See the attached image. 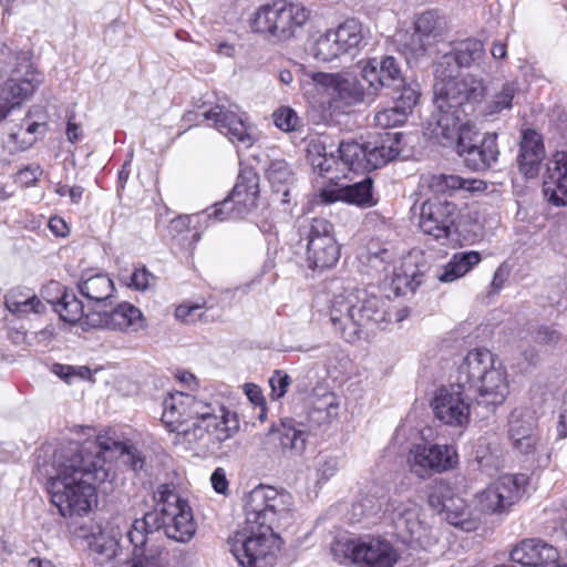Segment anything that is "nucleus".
Masks as SVG:
<instances>
[{"label": "nucleus", "instance_id": "obj_1", "mask_svg": "<svg viewBox=\"0 0 567 567\" xmlns=\"http://www.w3.org/2000/svg\"><path fill=\"white\" fill-rule=\"evenodd\" d=\"M40 472L47 477L51 502L63 517L91 512L97 503L94 483L107 478L103 460L89 456L78 442L55 450L51 463L43 464Z\"/></svg>", "mask_w": 567, "mask_h": 567}, {"label": "nucleus", "instance_id": "obj_2", "mask_svg": "<svg viewBox=\"0 0 567 567\" xmlns=\"http://www.w3.org/2000/svg\"><path fill=\"white\" fill-rule=\"evenodd\" d=\"M153 509L136 518L126 533L133 546L131 567H163L162 548L155 543L163 533L177 543H188L196 523L187 501L171 484H161L153 494Z\"/></svg>", "mask_w": 567, "mask_h": 567}, {"label": "nucleus", "instance_id": "obj_3", "mask_svg": "<svg viewBox=\"0 0 567 567\" xmlns=\"http://www.w3.org/2000/svg\"><path fill=\"white\" fill-rule=\"evenodd\" d=\"M462 65L452 51L444 53L437 60L434 69L439 82L434 86L435 111L427 122L457 120L460 114H472L474 104L481 102L485 96L486 86L484 80L473 75L463 79L461 76Z\"/></svg>", "mask_w": 567, "mask_h": 567}, {"label": "nucleus", "instance_id": "obj_4", "mask_svg": "<svg viewBox=\"0 0 567 567\" xmlns=\"http://www.w3.org/2000/svg\"><path fill=\"white\" fill-rule=\"evenodd\" d=\"M334 331L348 343L365 338L374 327L388 321L386 302L361 288H344L336 293L330 306Z\"/></svg>", "mask_w": 567, "mask_h": 567}, {"label": "nucleus", "instance_id": "obj_5", "mask_svg": "<svg viewBox=\"0 0 567 567\" xmlns=\"http://www.w3.org/2000/svg\"><path fill=\"white\" fill-rule=\"evenodd\" d=\"M470 114H460L457 120L426 122L430 137L442 146H455L456 153L463 158L464 165L475 172L492 167L498 159L497 134L486 133L480 137L470 124Z\"/></svg>", "mask_w": 567, "mask_h": 567}, {"label": "nucleus", "instance_id": "obj_6", "mask_svg": "<svg viewBox=\"0 0 567 567\" xmlns=\"http://www.w3.org/2000/svg\"><path fill=\"white\" fill-rule=\"evenodd\" d=\"M247 526L275 533L292 517L293 497L285 489L258 485L244 498Z\"/></svg>", "mask_w": 567, "mask_h": 567}, {"label": "nucleus", "instance_id": "obj_7", "mask_svg": "<svg viewBox=\"0 0 567 567\" xmlns=\"http://www.w3.org/2000/svg\"><path fill=\"white\" fill-rule=\"evenodd\" d=\"M402 133L385 132L371 143L361 144L354 140L340 141L336 152L339 159L353 172H370L396 159L402 151Z\"/></svg>", "mask_w": 567, "mask_h": 567}, {"label": "nucleus", "instance_id": "obj_8", "mask_svg": "<svg viewBox=\"0 0 567 567\" xmlns=\"http://www.w3.org/2000/svg\"><path fill=\"white\" fill-rule=\"evenodd\" d=\"M239 430V421L235 413L224 406L213 408L206 404L182 431L188 443H196L206 450L219 449L220 444L231 437Z\"/></svg>", "mask_w": 567, "mask_h": 567}, {"label": "nucleus", "instance_id": "obj_9", "mask_svg": "<svg viewBox=\"0 0 567 567\" xmlns=\"http://www.w3.org/2000/svg\"><path fill=\"white\" fill-rule=\"evenodd\" d=\"M9 79L0 86V121L8 113L30 99L43 83L44 75L31 61V52L14 53Z\"/></svg>", "mask_w": 567, "mask_h": 567}, {"label": "nucleus", "instance_id": "obj_10", "mask_svg": "<svg viewBox=\"0 0 567 567\" xmlns=\"http://www.w3.org/2000/svg\"><path fill=\"white\" fill-rule=\"evenodd\" d=\"M331 554L340 564L362 567H393L398 560L392 544L379 538H338L331 546Z\"/></svg>", "mask_w": 567, "mask_h": 567}, {"label": "nucleus", "instance_id": "obj_11", "mask_svg": "<svg viewBox=\"0 0 567 567\" xmlns=\"http://www.w3.org/2000/svg\"><path fill=\"white\" fill-rule=\"evenodd\" d=\"M309 19V11L286 0L261 7L252 20V29L258 33L269 34L278 41L295 37Z\"/></svg>", "mask_w": 567, "mask_h": 567}, {"label": "nucleus", "instance_id": "obj_12", "mask_svg": "<svg viewBox=\"0 0 567 567\" xmlns=\"http://www.w3.org/2000/svg\"><path fill=\"white\" fill-rule=\"evenodd\" d=\"M300 240H306L307 261L312 269L333 267L340 258V246L333 225L326 218H312L299 226Z\"/></svg>", "mask_w": 567, "mask_h": 567}, {"label": "nucleus", "instance_id": "obj_13", "mask_svg": "<svg viewBox=\"0 0 567 567\" xmlns=\"http://www.w3.org/2000/svg\"><path fill=\"white\" fill-rule=\"evenodd\" d=\"M259 197V176L252 168L240 171L237 183L230 195L213 206L208 218L224 221L233 218H244L257 206Z\"/></svg>", "mask_w": 567, "mask_h": 567}, {"label": "nucleus", "instance_id": "obj_14", "mask_svg": "<svg viewBox=\"0 0 567 567\" xmlns=\"http://www.w3.org/2000/svg\"><path fill=\"white\" fill-rule=\"evenodd\" d=\"M279 537L264 528H250L245 522L243 532L231 539L230 551L243 567H268L272 560V549Z\"/></svg>", "mask_w": 567, "mask_h": 567}, {"label": "nucleus", "instance_id": "obj_15", "mask_svg": "<svg viewBox=\"0 0 567 567\" xmlns=\"http://www.w3.org/2000/svg\"><path fill=\"white\" fill-rule=\"evenodd\" d=\"M361 76L370 85V92L375 95H395L404 93L408 87H417L416 83H408L401 64L392 55H382L362 61Z\"/></svg>", "mask_w": 567, "mask_h": 567}, {"label": "nucleus", "instance_id": "obj_16", "mask_svg": "<svg viewBox=\"0 0 567 567\" xmlns=\"http://www.w3.org/2000/svg\"><path fill=\"white\" fill-rule=\"evenodd\" d=\"M473 395L467 390L452 383L441 386L431 401L434 415L442 423L450 426H465L470 422L471 412L482 413L476 410V402L473 403Z\"/></svg>", "mask_w": 567, "mask_h": 567}, {"label": "nucleus", "instance_id": "obj_17", "mask_svg": "<svg viewBox=\"0 0 567 567\" xmlns=\"http://www.w3.org/2000/svg\"><path fill=\"white\" fill-rule=\"evenodd\" d=\"M82 446L83 452H86L92 458L95 456L102 458L104 465L107 458L115 457L136 476L148 475L146 456L135 444L110 436H97L95 440H86Z\"/></svg>", "mask_w": 567, "mask_h": 567}, {"label": "nucleus", "instance_id": "obj_18", "mask_svg": "<svg viewBox=\"0 0 567 567\" xmlns=\"http://www.w3.org/2000/svg\"><path fill=\"white\" fill-rule=\"evenodd\" d=\"M408 462L411 472L424 480L432 473L452 470L457 464V453L451 445L416 444L410 450Z\"/></svg>", "mask_w": 567, "mask_h": 567}, {"label": "nucleus", "instance_id": "obj_19", "mask_svg": "<svg viewBox=\"0 0 567 567\" xmlns=\"http://www.w3.org/2000/svg\"><path fill=\"white\" fill-rule=\"evenodd\" d=\"M457 218L454 203L440 197H430L421 206L420 228L434 239H446Z\"/></svg>", "mask_w": 567, "mask_h": 567}, {"label": "nucleus", "instance_id": "obj_20", "mask_svg": "<svg viewBox=\"0 0 567 567\" xmlns=\"http://www.w3.org/2000/svg\"><path fill=\"white\" fill-rule=\"evenodd\" d=\"M145 318L142 311L128 302H122L110 312L90 311L82 328L110 329L123 332H137L145 328Z\"/></svg>", "mask_w": 567, "mask_h": 567}, {"label": "nucleus", "instance_id": "obj_21", "mask_svg": "<svg viewBox=\"0 0 567 567\" xmlns=\"http://www.w3.org/2000/svg\"><path fill=\"white\" fill-rule=\"evenodd\" d=\"M430 506L449 524L464 532H473L482 522L481 512L472 509L464 498L456 495L432 494L429 497Z\"/></svg>", "mask_w": 567, "mask_h": 567}, {"label": "nucleus", "instance_id": "obj_22", "mask_svg": "<svg viewBox=\"0 0 567 567\" xmlns=\"http://www.w3.org/2000/svg\"><path fill=\"white\" fill-rule=\"evenodd\" d=\"M312 80L322 86L331 87L334 99L348 106L371 102L377 97L375 93L370 92L369 84L354 76L317 72L312 74Z\"/></svg>", "mask_w": 567, "mask_h": 567}, {"label": "nucleus", "instance_id": "obj_23", "mask_svg": "<svg viewBox=\"0 0 567 567\" xmlns=\"http://www.w3.org/2000/svg\"><path fill=\"white\" fill-rule=\"evenodd\" d=\"M206 404L183 392L169 394L163 401L162 422L169 432L181 434V431L206 409Z\"/></svg>", "mask_w": 567, "mask_h": 567}, {"label": "nucleus", "instance_id": "obj_24", "mask_svg": "<svg viewBox=\"0 0 567 567\" xmlns=\"http://www.w3.org/2000/svg\"><path fill=\"white\" fill-rule=\"evenodd\" d=\"M243 115L226 109L224 105H216L204 113V117L213 121L214 126L230 142L250 147L254 143L251 126Z\"/></svg>", "mask_w": 567, "mask_h": 567}, {"label": "nucleus", "instance_id": "obj_25", "mask_svg": "<svg viewBox=\"0 0 567 567\" xmlns=\"http://www.w3.org/2000/svg\"><path fill=\"white\" fill-rule=\"evenodd\" d=\"M507 394L508 384L505 374L501 369H496L494 364L477 383L476 390L472 391L476 406L486 410V413L481 414L482 417H486L488 413L494 412L495 408L504 402Z\"/></svg>", "mask_w": 567, "mask_h": 567}, {"label": "nucleus", "instance_id": "obj_26", "mask_svg": "<svg viewBox=\"0 0 567 567\" xmlns=\"http://www.w3.org/2000/svg\"><path fill=\"white\" fill-rule=\"evenodd\" d=\"M522 496L520 487L514 476L501 477L480 495V512L502 514Z\"/></svg>", "mask_w": 567, "mask_h": 567}, {"label": "nucleus", "instance_id": "obj_27", "mask_svg": "<svg viewBox=\"0 0 567 567\" xmlns=\"http://www.w3.org/2000/svg\"><path fill=\"white\" fill-rule=\"evenodd\" d=\"M513 563L533 567L558 565L559 553L550 544L539 538H527L513 547L509 553Z\"/></svg>", "mask_w": 567, "mask_h": 567}, {"label": "nucleus", "instance_id": "obj_28", "mask_svg": "<svg viewBox=\"0 0 567 567\" xmlns=\"http://www.w3.org/2000/svg\"><path fill=\"white\" fill-rule=\"evenodd\" d=\"M48 131L45 123L32 121L29 115L20 123L11 124L2 138L3 148L13 155L24 152L42 138Z\"/></svg>", "mask_w": 567, "mask_h": 567}, {"label": "nucleus", "instance_id": "obj_29", "mask_svg": "<svg viewBox=\"0 0 567 567\" xmlns=\"http://www.w3.org/2000/svg\"><path fill=\"white\" fill-rule=\"evenodd\" d=\"M308 433L305 423L282 419L269 429L266 437L268 442L278 443L284 453L288 451L293 455H301L306 450Z\"/></svg>", "mask_w": 567, "mask_h": 567}, {"label": "nucleus", "instance_id": "obj_30", "mask_svg": "<svg viewBox=\"0 0 567 567\" xmlns=\"http://www.w3.org/2000/svg\"><path fill=\"white\" fill-rule=\"evenodd\" d=\"M492 364H494V355L491 351L471 350L458 365L454 383L472 393Z\"/></svg>", "mask_w": 567, "mask_h": 567}, {"label": "nucleus", "instance_id": "obj_31", "mask_svg": "<svg viewBox=\"0 0 567 567\" xmlns=\"http://www.w3.org/2000/svg\"><path fill=\"white\" fill-rule=\"evenodd\" d=\"M320 197L326 204L341 200L361 208H369L378 203L373 195V179L370 176L360 182L339 187L337 190H322Z\"/></svg>", "mask_w": 567, "mask_h": 567}, {"label": "nucleus", "instance_id": "obj_32", "mask_svg": "<svg viewBox=\"0 0 567 567\" xmlns=\"http://www.w3.org/2000/svg\"><path fill=\"white\" fill-rule=\"evenodd\" d=\"M395 105L378 111L373 116L374 125L381 128H391L401 126L405 123L408 115L411 114L416 105L420 91L417 87H408L404 93L391 95Z\"/></svg>", "mask_w": 567, "mask_h": 567}, {"label": "nucleus", "instance_id": "obj_33", "mask_svg": "<svg viewBox=\"0 0 567 567\" xmlns=\"http://www.w3.org/2000/svg\"><path fill=\"white\" fill-rule=\"evenodd\" d=\"M544 193L555 206L567 205V151L557 152L547 167Z\"/></svg>", "mask_w": 567, "mask_h": 567}, {"label": "nucleus", "instance_id": "obj_34", "mask_svg": "<svg viewBox=\"0 0 567 567\" xmlns=\"http://www.w3.org/2000/svg\"><path fill=\"white\" fill-rule=\"evenodd\" d=\"M333 32L343 55L355 56L368 45L369 31L355 19L346 20Z\"/></svg>", "mask_w": 567, "mask_h": 567}, {"label": "nucleus", "instance_id": "obj_35", "mask_svg": "<svg viewBox=\"0 0 567 567\" xmlns=\"http://www.w3.org/2000/svg\"><path fill=\"white\" fill-rule=\"evenodd\" d=\"M267 178L272 189V200L282 205L291 203V186L293 184V174L288 164L282 159L272 161L267 171Z\"/></svg>", "mask_w": 567, "mask_h": 567}, {"label": "nucleus", "instance_id": "obj_36", "mask_svg": "<svg viewBox=\"0 0 567 567\" xmlns=\"http://www.w3.org/2000/svg\"><path fill=\"white\" fill-rule=\"evenodd\" d=\"M483 181L463 178L457 175L439 174L429 179V189L433 197L442 199L452 196L457 190L475 192L483 189Z\"/></svg>", "mask_w": 567, "mask_h": 567}, {"label": "nucleus", "instance_id": "obj_37", "mask_svg": "<svg viewBox=\"0 0 567 567\" xmlns=\"http://www.w3.org/2000/svg\"><path fill=\"white\" fill-rule=\"evenodd\" d=\"M420 517V508L414 503H408L399 506L394 514V524L404 542H421L423 526Z\"/></svg>", "mask_w": 567, "mask_h": 567}, {"label": "nucleus", "instance_id": "obj_38", "mask_svg": "<svg viewBox=\"0 0 567 567\" xmlns=\"http://www.w3.org/2000/svg\"><path fill=\"white\" fill-rule=\"evenodd\" d=\"M338 414L339 401L337 396L331 392L324 393L312 402L307 414L306 429L308 432L315 431L329 424Z\"/></svg>", "mask_w": 567, "mask_h": 567}, {"label": "nucleus", "instance_id": "obj_39", "mask_svg": "<svg viewBox=\"0 0 567 567\" xmlns=\"http://www.w3.org/2000/svg\"><path fill=\"white\" fill-rule=\"evenodd\" d=\"M78 288L82 297L96 305L110 300L115 291L114 282L104 274H95L89 277L83 275L78 282Z\"/></svg>", "mask_w": 567, "mask_h": 567}, {"label": "nucleus", "instance_id": "obj_40", "mask_svg": "<svg viewBox=\"0 0 567 567\" xmlns=\"http://www.w3.org/2000/svg\"><path fill=\"white\" fill-rule=\"evenodd\" d=\"M481 261L482 255L478 251L456 252L436 277L441 282H453L470 272Z\"/></svg>", "mask_w": 567, "mask_h": 567}, {"label": "nucleus", "instance_id": "obj_41", "mask_svg": "<svg viewBox=\"0 0 567 567\" xmlns=\"http://www.w3.org/2000/svg\"><path fill=\"white\" fill-rule=\"evenodd\" d=\"M451 51L463 69H483L486 52L481 40L468 38L453 42Z\"/></svg>", "mask_w": 567, "mask_h": 567}, {"label": "nucleus", "instance_id": "obj_42", "mask_svg": "<svg viewBox=\"0 0 567 567\" xmlns=\"http://www.w3.org/2000/svg\"><path fill=\"white\" fill-rule=\"evenodd\" d=\"M4 305L10 312L18 317L30 312L41 313L45 310V306L34 293L21 289L10 290L4 297Z\"/></svg>", "mask_w": 567, "mask_h": 567}, {"label": "nucleus", "instance_id": "obj_43", "mask_svg": "<svg viewBox=\"0 0 567 567\" xmlns=\"http://www.w3.org/2000/svg\"><path fill=\"white\" fill-rule=\"evenodd\" d=\"M55 306L60 318L69 323L81 322L82 324L85 317L90 313H84V305L73 291L63 290Z\"/></svg>", "mask_w": 567, "mask_h": 567}, {"label": "nucleus", "instance_id": "obj_44", "mask_svg": "<svg viewBox=\"0 0 567 567\" xmlns=\"http://www.w3.org/2000/svg\"><path fill=\"white\" fill-rule=\"evenodd\" d=\"M310 53L322 62H330L343 55L333 30L319 35L311 44Z\"/></svg>", "mask_w": 567, "mask_h": 567}, {"label": "nucleus", "instance_id": "obj_45", "mask_svg": "<svg viewBox=\"0 0 567 567\" xmlns=\"http://www.w3.org/2000/svg\"><path fill=\"white\" fill-rule=\"evenodd\" d=\"M414 28L429 40L435 43L446 29V21L440 17L436 11H425L421 13L415 22Z\"/></svg>", "mask_w": 567, "mask_h": 567}, {"label": "nucleus", "instance_id": "obj_46", "mask_svg": "<svg viewBox=\"0 0 567 567\" xmlns=\"http://www.w3.org/2000/svg\"><path fill=\"white\" fill-rule=\"evenodd\" d=\"M538 434L535 419L530 414L512 412L508 420V439L512 442Z\"/></svg>", "mask_w": 567, "mask_h": 567}, {"label": "nucleus", "instance_id": "obj_47", "mask_svg": "<svg viewBox=\"0 0 567 567\" xmlns=\"http://www.w3.org/2000/svg\"><path fill=\"white\" fill-rule=\"evenodd\" d=\"M90 548L99 556L97 559L100 564H104L117 555L120 544L115 537L100 533L99 535L93 536L90 543Z\"/></svg>", "mask_w": 567, "mask_h": 567}, {"label": "nucleus", "instance_id": "obj_48", "mask_svg": "<svg viewBox=\"0 0 567 567\" xmlns=\"http://www.w3.org/2000/svg\"><path fill=\"white\" fill-rule=\"evenodd\" d=\"M518 91L516 82H506L486 105L487 114L493 115L513 106V100Z\"/></svg>", "mask_w": 567, "mask_h": 567}, {"label": "nucleus", "instance_id": "obj_49", "mask_svg": "<svg viewBox=\"0 0 567 567\" xmlns=\"http://www.w3.org/2000/svg\"><path fill=\"white\" fill-rule=\"evenodd\" d=\"M422 277L423 275L416 271L411 274L406 271L395 272L392 278L391 289L395 296H405L408 292L413 293L422 284Z\"/></svg>", "mask_w": 567, "mask_h": 567}, {"label": "nucleus", "instance_id": "obj_50", "mask_svg": "<svg viewBox=\"0 0 567 567\" xmlns=\"http://www.w3.org/2000/svg\"><path fill=\"white\" fill-rule=\"evenodd\" d=\"M526 333L542 346H556L560 340V332L554 326L529 323Z\"/></svg>", "mask_w": 567, "mask_h": 567}, {"label": "nucleus", "instance_id": "obj_51", "mask_svg": "<svg viewBox=\"0 0 567 567\" xmlns=\"http://www.w3.org/2000/svg\"><path fill=\"white\" fill-rule=\"evenodd\" d=\"M434 43L422 35L415 28L412 33L404 34L403 47L413 58L425 55L427 49Z\"/></svg>", "mask_w": 567, "mask_h": 567}, {"label": "nucleus", "instance_id": "obj_52", "mask_svg": "<svg viewBox=\"0 0 567 567\" xmlns=\"http://www.w3.org/2000/svg\"><path fill=\"white\" fill-rule=\"evenodd\" d=\"M512 446L515 452L528 462H535L537 454L543 450L539 434L532 435L525 440L512 442Z\"/></svg>", "mask_w": 567, "mask_h": 567}, {"label": "nucleus", "instance_id": "obj_53", "mask_svg": "<svg viewBox=\"0 0 567 567\" xmlns=\"http://www.w3.org/2000/svg\"><path fill=\"white\" fill-rule=\"evenodd\" d=\"M519 146V154L544 156L545 152L542 137L534 130L524 131Z\"/></svg>", "mask_w": 567, "mask_h": 567}, {"label": "nucleus", "instance_id": "obj_54", "mask_svg": "<svg viewBox=\"0 0 567 567\" xmlns=\"http://www.w3.org/2000/svg\"><path fill=\"white\" fill-rule=\"evenodd\" d=\"M544 156L519 154L517 157L518 168L527 178H533L538 174L539 165Z\"/></svg>", "mask_w": 567, "mask_h": 567}, {"label": "nucleus", "instance_id": "obj_55", "mask_svg": "<svg viewBox=\"0 0 567 567\" xmlns=\"http://www.w3.org/2000/svg\"><path fill=\"white\" fill-rule=\"evenodd\" d=\"M274 121L277 127L289 132L296 128L298 116L291 109H280L274 113Z\"/></svg>", "mask_w": 567, "mask_h": 567}, {"label": "nucleus", "instance_id": "obj_56", "mask_svg": "<svg viewBox=\"0 0 567 567\" xmlns=\"http://www.w3.org/2000/svg\"><path fill=\"white\" fill-rule=\"evenodd\" d=\"M291 383V378L279 370H276L272 374V377L269 379V384L271 386V395L275 399L282 398L288 386Z\"/></svg>", "mask_w": 567, "mask_h": 567}, {"label": "nucleus", "instance_id": "obj_57", "mask_svg": "<svg viewBox=\"0 0 567 567\" xmlns=\"http://www.w3.org/2000/svg\"><path fill=\"white\" fill-rule=\"evenodd\" d=\"M339 468V462L337 457H323L318 461L317 474L321 481H328L332 477Z\"/></svg>", "mask_w": 567, "mask_h": 567}, {"label": "nucleus", "instance_id": "obj_58", "mask_svg": "<svg viewBox=\"0 0 567 567\" xmlns=\"http://www.w3.org/2000/svg\"><path fill=\"white\" fill-rule=\"evenodd\" d=\"M154 276L145 268L135 269L131 275V284L130 286L134 287L136 290H146L151 286V281L154 280Z\"/></svg>", "mask_w": 567, "mask_h": 567}, {"label": "nucleus", "instance_id": "obj_59", "mask_svg": "<svg viewBox=\"0 0 567 567\" xmlns=\"http://www.w3.org/2000/svg\"><path fill=\"white\" fill-rule=\"evenodd\" d=\"M210 482L213 488L219 494H226L228 489V481L226 478L225 471L221 467H217L212 476Z\"/></svg>", "mask_w": 567, "mask_h": 567}, {"label": "nucleus", "instance_id": "obj_60", "mask_svg": "<svg viewBox=\"0 0 567 567\" xmlns=\"http://www.w3.org/2000/svg\"><path fill=\"white\" fill-rule=\"evenodd\" d=\"M311 148L309 150L310 153H317L319 155V157L323 158V157H330V159L333 162V163H337L336 161V155H334V151L333 150H330L328 151V145L326 143V137L322 136L320 137L319 140L317 141H313L310 145H309Z\"/></svg>", "mask_w": 567, "mask_h": 567}, {"label": "nucleus", "instance_id": "obj_61", "mask_svg": "<svg viewBox=\"0 0 567 567\" xmlns=\"http://www.w3.org/2000/svg\"><path fill=\"white\" fill-rule=\"evenodd\" d=\"M199 310V306H186L181 305L175 310V317L183 322H195L196 321V312Z\"/></svg>", "mask_w": 567, "mask_h": 567}, {"label": "nucleus", "instance_id": "obj_62", "mask_svg": "<svg viewBox=\"0 0 567 567\" xmlns=\"http://www.w3.org/2000/svg\"><path fill=\"white\" fill-rule=\"evenodd\" d=\"M41 172L40 166H27L18 172V178L28 186L38 181Z\"/></svg>", "mask_w": 567, "mask_h": 567}, {"label": "nucleus", "instance_id": "obj_63", "mask_svg": "<svg viewBox=\"0 0 567 567\" xmlns=\"http://www.w3.org/2000/svg\"><path fill=\"white\" fill-rule=\"evenodd\" d=\"M245 393L254 404H261L264 402L261 390L256 384L247 383L245 385Z\"/></svg>", "mask_w": 567, "mask_h": 567}, {"label": "nucleus", "instance_id": "obj_64", "mask_svg": "<svg viewBox=\"0 0 567 567\" xmlns=\"http://www.w3.org/2000/svg\"><path fill=\"white\" fill-rule=\"evenodd\" d=\"M507 277H508V270L504 266H499L494 272V277L492 280V287L495 290L502 289L505 281L507 280Z\"/></svg>", "mask_w": 567, "mask_h": 567}]
</instances>
